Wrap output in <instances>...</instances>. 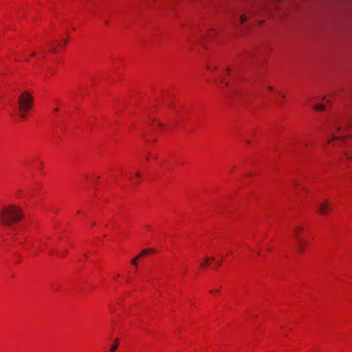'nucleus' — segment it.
<instances>
[{
    "mask_svg": "<svg viewBox=\"0 0 352 352\" xmlns=\"http://www.w3.org/2000/svg\"><path fill=\"white\" fill-rule=\"evenodd\" d=\"M50 50L52 53H57V48L54 45H50Z\"/></svg>",
    "mask_w": 352,
    "mask_h": 352,
    "instance_id": "nucleus-13",
    "label": "nucleus"
},
{
    "mask_svg": "<svg viewBox=\"0 0 352 352\" xmlns=\"http://www.w3.org/2000/svg\"><path fill=\"white\" fill-rule=\"evenodd\" d=\"M209 259H210V258H209V257H208V256H206V259H205V261H204V263L201 264V267H204V265H207V264H208V261ZM210 259H211V260H212V261H214V257H212V258H210Z\"/></svg>",
    "mask_w": 352,
    "mask_h": 352,
    "instance_id": "nucleus-12",
    "label": "nucleus"
},
{
    "mask_svg": "<svg viewBox=\"0 0 352 352\" xmlns=\"http://www.w3.org/2000/svg\"><path fill=\"white\" fill-rule=\"evenodd\" d=\"M18 102L21 111H28L33 104V96L28 91H24L19 97Z\"/></svg>",
    "mask_w": 352,
    "mask_h": 352,
    "instance_id": "nucleus-2",
    "label": "nucleus"
},
{
    "mask_svg": "<svg viewBox=\"0 0 352 352\" xmlns=\"http://www.w3.org/2000/svg\"><path fill=\"white\" fill-rule=\"evenodd\" d=\"M222 261H220L219 262H217V265H220L221 264Z\"/></svg>",
    "mask_w": 352,
    "mask_h": 352,
    "instance_id": "nucleus-21",
    "label": "nucleus"
},
{
    "mask_svg": "<svg viewBox=\"0 0 352 352\" xmlns=\"http://www.w3.org/2000/svg\"><path fill=\"white\" fill-rule=\"evenodd\" d=\"M118 346V339H116L115 343L113 344H112L110 348V351L111 352L115 351L117 349Z\"/></svg>",
    "mask_w": 352,
    "mask_h": 352,
    "instance_id": "nucleus-9",
    "label": "nucleus"
},
{
    "mask_svg": "<svg viewBox=\"0 0 352 352\" xmlns=\"http://www.w3.org/2000/svg\"><path fill=\"white\" fill-rule=\"evenodd\" d=\"M54 111L57 112V111H58V109H55Z\"/></svg>",
    "mask_w": 352,
    "mask_h": 352,
    "instance_id": "nucleus-26",
    "label": "nucleus"
},
{
    "mask_svg": "<svg viewBox=\"0 0 352 352\" xmlns=\"http://www.w3.org/2000/svg\"><path fill=\"white\" fill-rule=\"evenodd\" d=\"M330 210L329 208V201H326L325 202L319 205L318 211L321 214H324L327 211Z\"/></svg>",
    "mask_w": 352,
    "mask_h": 352,
    "instance_id": "nucleus-4",
    "label": "nucleus"
},
{
    "mask_svg": "<svg viewBox=\"0 0 352 352\" xmlns=\"http://www.w3.org/2000/svg\"><path fill=\"white\" fill-rule=\"evenodd\" d=\"M67 41L66 39H63V46H65L67 44Z\"/></svg>",
    "mask_w": 352,
    "mask_h": 352,
    "instance_id": "nucleus-16",
    "label": "nucleus"
},
{
    "mask_svg": "<svg viewBox=\"0 0 352 352\" xmlns=\"http://www.w3.org/2000/svg\"><path fill=\"white\" fill-rule=\"evenodd\" d=\"M228 72H230V68H228L227 69Z\"/></svg>",
    "mask_w": 352,
    "mask_h": 352,
    "instance_id": "nucleus-27",
    "label": "nucleus"
},
{
    "mask_svg": "<svg viewBox=\"0 0 352 352\" xmlns=\"http://www.w3.org/2000/svg\"><path fill=\"white\" fill-rule=\"evenodd\" d=\"M303 228L302 226H297L294 228V236L296 239H300L301 237L299 235V232L302 230Z\"/></svg>",
    "mask_w": 352,
    "mask_h": 352,
    "instance_id": "nucleus-6",
    "label": "nucleus"
},
{
    "mask_svg": "<svg viewBox=\"0 0 352 352\" xmlns=\"http://www.w3.org/2000/svg\"><path fill=\"white\" fill-rule=\"evenodd\" d=\"M35 56V53L33 52L32 54H31V56Z\"/></svg>",
    "mask_w": 352,
    "mask_h": 352,
    "instance_id": "nucleus-23",
    "label": "nucleus"
},
{
    "mask_svg": "<svg viewBox=\"0 0 352 352\" xmlns=\"http://www.w3.org/2000/svg\"><path fill=\"white\" fill-rule=\"evenodd\" d=\"M131 264L133 265H135L137 266L138 265V260H137V258H134L131 260Z\"/></svg>",
    "mask_w": 352,
    "mask_h": 352,
    "instance_id": "nucleus-15",
    "label": "nucleus"
},
{
    "mask_svg": "<svg viewBox=\"0 0 352 352\" xmlns=\"http://www.w3.org/2000/svg\"><path fill=\"white\" fill-rule=\"evenodd\" d=\"M143 256H140V254L139 255H138L135 258H137V260L141 257H142Z\"/></svg>",
    "mask_w": 352,
    "mask_h": 352,
    "instance_id": "nucleus-20",
    "label": "nucleus"
},
{
    "mask_svg": "<svg viewBox=\"0 0 352 352\" xmlns=\"http://www.w3.org/2000/svg\"><path fill=\"white\" fill-rule=\"evenodd\" d=\"M305 146H307L308 145L307 142H305Z\"/></svg>",
    "mask_w": 352,
    "mask_h": 352,
    "instance_id": "nucleus-25",
    "label": "nucleus"
},
{
    "mask_svg": "<svg viewBox=\"0 0 352 352\" xmlns=\"http://www.w3.org/2000/svg\"><path fill=\"white\" fill-rule=\"evenodd\" d=\"M143 256H140V254L139 255H138L135 258H137V260L141 257H142Z\"/></svg>",
    "mask_w": 352,
    "mask_h": 352,
    "instance_id": "nucleus-19",
    "label": "nucleus"
},
{
    "mask_svg": "<svg viewBox=\"0 0 352 352\" xmlns=\"http://www.w3.org/2000/svg\"><path fill=\"white\" fill-rule=\"evenodd\" d=\"M296 246L298 248V251L300 253H302L305 251V246L307 243V242L305 240H303L302 238L296 239Z\"/></svg>",
    "mask_w": 352,
    "mask_h": 352,
    "instance_id": "nucleus-5",
    "label": "nucleus"
},
{
    "mask_svg": "<svg viewBox=\"0 0 352 352\" xmlns=\"http://www.w3.org/2000/svg\"><path fill=\"white\" fill-rule=\"evenodd\" d=\"M247 144H250V141L248 140V141H247Z\"/></svg>",
    "mask_w": 352,
    "mask_h": 352,
    "instance_id": "nucleus-24",
    "label": "nucleus"
},
{
    "mask_svg": "<svg viewBox=\"0 0 352 352\" xmlns=\"http://www.w3.org/2000/svg\"><path fill=\"white\" fill-rule=\"evenodd\" d=\"M344 140V137L343 136H340V135H336V134H333L332 135V139H329L328 140V143H330V142L331 140Z\"/></svg>",
    "mask_w": 352,
    "mask_h": 352,
    "instance_id": "nucleus-10",
    "label": "nucleus"
},
{
    "mask_svg": "<svg viewBox=\"0 0 352 352\" xmlns=\"http://www.w3.org/2000/svg\"><path fill=\"white\" fill-rule=\"evenodd\" d=\"M246 20L247 17L245 15L242 14L240 16V21L241 23H244Z\"/></svg>",
    "mask_w": 352,
    "mask_h": 352,
    "instance_id": "nucleus-14",
    "label": "nucleus"
},
{
    "mask_svg": "<svg viewBox=\"0 0 352 352\" xmlns=\"http://www.w3.org/2000/svg\"><path fill=\"white\" fill-rule=\"evenodd\" d=\"M352 127V119L349 117H344L342 120L337 118L331 123V130H336L344 133L348 127Z\"/></svg>",
    "mask_w": 352,
    "mask_h": 352,
    "instance_id": "nucleus-3",
    "label": "nucleus"
},
{
    "mask_svg": "<svg viewBox=\"0 0 352 352\" xmlns=\"http://www.w3.org/2000/svg\"><path fill=\"white\" fill-rule=\"evenodd\" d=\"M349 146L350 148L348 151H345L344 154L349 160H352V145Z\"/></svg>",
    "mask_w": 352,
    "mask_h": 352,
    "instance_id": "nucleus-7",
    "label": "nucleus"
},
{
    "mask_svg": "<svg viewBox=\"0 0 352 352\" xmlns=\"http://www.w3.org/2000/svg\"><path fill=\"white\" fill-rule=\"evenodd\" d=\"M153 252H155V250H153L152 248L146 249L141 252L140 256H145L149 253H153Z\"/></svg>",
    "mask_w": 352,
    "mask_h": 352,
    "instance_id": "nucleus-8",
    "label": "nucleus"
},
{
    "mask_svg": "<svg viewBox=\"0 0 352 352\" xmlns=\"http://www.w3.org/2000/svg\"><path fill=\"white\" fill-rule=\"evenodd\" d=\"M268 89H269L270 91H272L273 87H268Z\"/></svg>",
    "mask_w": 352,
    "mask_h": 352,
    "instance_id": "nucleus-22",
    "label": "nucleus"
},
{
    "mask_svg": "<svg viewBox=\"0 0 352 352\" xmlns=\"http://www.w3.org/2000/svg\"><path fill=\"white\" fill-rule=\"evenodd\" d=\"M23 217V214L21 208L14 205L6 206L0 212V222L6 226H11L16 223Z\"/></svg>",
    "mask_w": 352,
    "mask_h": 352,
    "instance_id": "nucleus-1",
    "label": "nucleus"
},
{
    "mask_svg": "<svg viewBox=\"0 0 352 352\" xmlns=\"http://www.w3.org/2000/svg\"><path fill=\"white\" fill-rule=\"evenodd\" d=\"M135 176H136L137 177L140 178V173L139 172H137V173H135Z\"/></svg>",
    "mask_w": 352,
    "mask_h": 352,
    "instance_id": "nucleus-17",
    "label": "nucleus"
},
{
    "mask_svg": "<svg viewBox=\"0 0 352 352\" xmlns=\"http://www.w3.org/2000/svg\"><path fill=\"white\" fill-rule=\"evenodd\" d=\"M314 109L316 111H322L324 109V106L322 104H316L314 107Z\"/></svg>",
    "mask_w": 352,
    "mask_h": 352,
    "instance_id": "nucleus-11",
    "label": "nucleus"
},
{
    "mask_svg": "<svg viewBox=\"0 0 352 352\" xmlns=\"http://www.w3.org/2000/svg\"><path fill=\"white\" fill-rule=\"evenodd\" d=\"M20 116H21V118H25V114H23V113H21V114L20 115Z\"/></svg>",
    "mask_w": 352,
    "mask_h": 352,
    "instance_id": "nucleus-18",
    "label": "nucleus"
}]
</instances>
